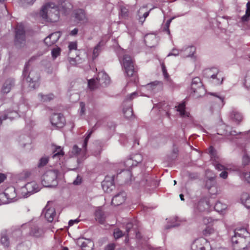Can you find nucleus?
<instances>
[{
  "mask_svg": "<svg viewBox=\"0 0 250 250\" xmlns=\"http://www.w3.org/2000/svg\"><path fill=\"white\" fill-rule=\"evenodd\" d=\"M191 250H212L210 243L205 238L195 240L191 245Z\"/></svg>",
  "mask_w": 250,
  "mask_h": 250,
  "instance_id": "0eeeda50",
  "label": "nucleus"
},
{
  "mask_svg": "<svg viewBox=\"0 0 250 250\" xmlns=\"http://www.w3.org/2000/svg\"><path fill=\"white\" fill-rule=\"evenodd\" d=\"M204 75L215 85L221 84L224 79L222 73L217 68L205 69L204 71Z\"/></svg>",
  "mask_w": 250,
  "mask_h": 250,
  "instance_id": "20e7f679",
  "label": "nucleus"
},
{
  "mask_svg": "<svg viewBox=\"0 0 250 250\" xmlns=\"http://www.w3.org/2000/svg\"><path fill=\"white\" fill-rule=\"evenodd\" d=\"M126 198V194L125 192H121L115 195L112 200L111 203L115 206H118L123 204Z\"/></svg>",
  "mask_w": 250,
  "mask_h": 250,
  "instance_id": "dca6fc26",
  "label": "nucleus"
},
{
  "mask_svg": "<svg viewBox=\"0 0 250 250\" xmlns=\"http://www.w3.org/2000/svg\"><path fill=\"white\" fill-rule=\"evenodd\" d=\"M229 130L230 127L229 126L223 125L220 126V129L218 130V132L217 133L221 135H224L227 136L234 135V133Z\"/></svg>",
  "mask_w": 250,
  "mask_h": 250,
  "instance_id": "7c9ffc66",
  "label": "nucleus"
},
{
  "mask_svg": "<svg viewBox=\"0 0 250 250\" xmlns=\"http://www.w3.org/2000/svg\"><path fill=\"white\" fill-rule=\"evenodd\" d=\"M21 4L23 6H27L32 5L36 0H20Z\"/></svg>",
  "mask_w": 250,
  "mask_h": 250,
  "instance_id": "864d4df0",
  "label": "nucleus"
},
{
  "mask_svg": "<svg viewBox=\"0 0 250 250\" xmlns=\"http://www.w3.org/2000/svg\"><path fill=\"white\" fill-rule=\"evenodd\" d=\"M97 78L100 84H104L106 85L109 83V77L104 71L99 72Z\"/></svg>",
  "mask_w": 250,
  "mask_h": 250,
  "instance_id": "5701e85b",
  "label": "nucleus"
},
{
  "mask_svg": "<svg viewBox=\"0 0 250 250\" xmlns=\"http://www.w3.org/2000/svg\"><path fill=\"white\" fill-rule=\"evenodd\" d=\"M246 7L245 14L241 18V21L243 22L247 21L250 19V1L247 2Z\"/></svg>",
  "mask_w": 250,
  "mask_h": 250,
  "instance_id": "e433bc0d",
  "label": "nucleus"
},
{
  "mask_svg": "<svg viewBox=\"0 0 250 250\" xmlns=\"http://www.w3.org/2000/svg\"><path fill=\"white\" fill-rule=\"evenodd\" d=\"M151 9H150L149 11L146 12L144 14L143 17H139V21L143 24L144 22L145 21V19L147 16L149 15V12L151 11Z\"/></svg>",
  "mask_w": 250,
  "mask_h": 250,
  "instance_id": "bf43d9fd",
  "label": "nucleus"
},
{
  "mask_svg": "<svg viewBox=\"0 0 250 250\" xmlns=\"http://www.w3.org/2000/svg\"><path fill=\"white\" fill-rule=\"evenodd\" d=\"M186 105L184 103H181L178 106H176L175 108L177 112L179 113L181 117L183 118L188 117L189 113L185 110Z\"/></svg>",
  "mask_w": 250,
  "mask_h": 250,
  "instance_id": "393cba45",
  "label": "nucleus"
},
{
  "mask_svg": "<svg viewBox=\"0 0 250 250\" xmlns=\"http://www.w3.org/2000/svg\"><path fill=\"white\" fill-rule=\"evenodd\" d=\"M58 174L59 171L57 169L46 170L41 175L42 184L45 187H56L58 184Z\"/></svg>",
  "mask_w": 250,
  "mask_h": 250,
  "instance_id": "f03ea898",
  "label": "nucleus"
},
{
  "mask_svg": "<svg viewBox=\"0 0 250 250\" xmlns=\"http://www.w3.org/2000/svg\"><path fill=\"white\" fill-rule=\"evenodd\" d=\"M213 165L216 169L222 171L219 174V177L223 179H226L228 177V171H230L231 168L228 166L222 165L217 162L213 163Z\"/></svg>",
  "mask_w": 250,
  "mask_h": 250,
  "instance_id": "f8f14e48",
  "label": "nucleus"
},
{
  "mask_svg": "<svg viewBox=\"0 0 250 250\" xmlns=\"http://www.w3.org/2000/svg\"><path fill=\"white\" fill-rule=\"evenodd\" d=\"M203 223L205 225H208L210 226V225H213L217 222L219 221L218 220H214L210 217H205L203 219Z\"/></svg>",
  "mask_w": 250,
  "mask_h": 250,
  "instance_id": "a18cd8bd",
  "label": "nucleus"
},
{
  "mask_svg": "<svg viewBox=\"0 0 250 250\" xmlns=\"http://www.w3.org/2000/svg\"><path fill=\"white\" fill-rule=\"evenodd\" d=\"M249 234L247 230L244 228L236 229L234 231V235L231 238V241L233 244H237L238 242V237L243 238L247 237Z\"/></svg>",
  "mask_w": 250,
  "mask_h": 250,
  "instance_id": "4468645a",
  "label": "nucleus"
},
{
  "mask_svg": "<svg viewBox=\"0 0 250 250\" xmlns=\"http://www.w3.org/2000/svg\"><path fill=\"white\" fill-rule=\"evenodd\" d=\"M40 16L45 21L56 22L60 18L59 8L54 3H46L42 7Z\"/></svg>",
  "mask_w": 250,
  "mask_h": 250,
  "instance_id": "f257e3e1",
  "label": "nucleus"
},
{
  "mask_svg": "<svg viewBox=\"0 0 250 250\" xmlns=\"http://www.w3.org/2000/svg\"><path fill=\"white\" fill-rule=\"evenodd\" d=\"M50 122L54 127L61 128L64 125L65 119L61 114L54 113L50 118Z\"/></svg>",
  "mask_w": 250,
  "mask_h": 250,
  "instance_id": "9b49d317",
  "label": "nucleus"
},
{
  "mask_svg": "<svg viewBox=\"0 0 250 250\" xmlns=\"http://www.w3.org/2000/svg\"><path fill=\"white\" fill-rule=\"evenodd\" d=\"M161 66H162L163 73V75H164L165 78L166 79H168V74L167 72L166 67L163 62L161 64Z\"/></svg>",
  "mask_w": 250,
  "mask_h": 250,
  "instance_id": "052dcab7",
  "label": "nucleus"
},
{
  "mask_svg": "<svg viewBox=\"0 0 250 250\" xmlns=\"http://www.w3.org/2000/svg\"><path fill=\"white\" fill-rule=\"evenodd\" d=\"M61 51V48L58 47H55L52 50L51 55L53 59H55L60 55Z\"/></svg>",
  "mask_w": 250,
  "mask_h": 250,
  "instance_id": "49530a36",
  "label": "nucleus"
},
{
  "mask_svg": "<svg viewBox=\"0 0 250 250\" xmlns=\"http://www.w3.org/2000/svg\"><path fill=\"white\" fill-rule=\"evenodd\" d=\"M26 186L30 195L39 191L41 188L34 181L28 183Z\"/></svg>",
  "mask_w": 250,
  "mask_h": 250,
  "instance_id": "b1692460",
  "label": "nucleus"
},
{
  "mask_svg": "<svg viewBox=\"0 0 250 250\" xmlns=\"http://www.w3.org/2000/svg\"><path fill=\"white\" fill-rule=\"evenodd\" d=\"M195 49L194 47H187L185 50H184V52L185 53L182 54V53L183 52V50H181L180 51L176 49H173L171 52H170L168 55L167 57L170 56H177L179 54H181L183 57H192L195 52Z\"/></svg>",
  "mask_w": 250,
  "mask_h": 250,
  "instance_id": "9d476101",
  "label": "nucleus"
},
{
  "mask_svg": "<svg viewBox=\"0 0 250 250\" xmlns=\"http://www.w3.org/2000/svg\"><path fill=\"white\" fill-rule=\"evenodd\" d=\"M145 42L147 46L152 47L156 42L157 38L153 34L146 35L145 37Z\"/></svg>",
  "mask_w": 250,
  "mask_h": 250,
  "instance_id": "4be33fe9",
  "label": "nucleus"
},
{
  "mask_svg": "<svg viewBox=\"0 0 250 250\" xmlns=\"http://www.w3.org/2000/svg\"><path fill=\"white\" fill-rule=\"evenodd\" d=\"M48 161L49 158L47 156H43L41 158L37 165L38 168H41L45 166L48 163Z\"/></svg>",
  "mask_w": 250,
  "mask_h": 250,
  "instance_id": "37998d69",
  "label": "nucleus"
},
{
  "mask_svg": "<svg viewBox=\"0 0 250 250\" xmlns=\"http://www.w3.org/2000/svg\"><path fill=\"white\" fill-rule=\"evenodd\" d=\"M82 183V178L79 176L73 181V184L75 185H79Z\"/></svg>",
  "mask_w": 250,
  "mask_h": 250,
  "instance_id": "338daca9",
  "label": "nucleus"
},
{
  "mask_svg": "<svg viewBox=\"0 0 250 250\" xmlns=\"http://www.w3.org/2000/svg\"><path fill=\"white\" fill-rule=\"evenodd\" d=\"M124 165L127 168H130L134 166H136L131 157L127 159L125 161Z\"/></svg>",
  "mask_w": 250,
  "mask_h": 250,
  "instance_id": "09e8293b",
  "label": "nucleus"
},
{
  "mask_svg": "<svg viewBox=\"0 0 250 250\" xmlns=\"http://www.w3.org/2000/svg\"><path fill=\"white\" fill-rule=\"evenodd\" d=\"M17 195L18 198H26L30 195L26 185L17 190Z\"/></svg>",
  "mask_w": 250,
  "mask_h": 250,
  "instance_id": "cd10ccee",
  "label": "nucleus"
},
{
  "mask_svg": "<svg viewBox=\"0 0 250 250\" xmlns=\"http://www.w3.org/2000/svg\"><path fill=\"white\" fill-rule=\"evenodd\" d=\"M125 73L129 77H132L134 82H136V73L134 70V66L133 61L130 56L125 55L123 56V59L120 61Z\"/></svg>",
  "mask_w": 250,
  "mask_h": 250,
  "instance_id": "39448f33",
  "label": "nucleus"
},
{
  "mask_svg": "<svg viewBox=\"0 0 250 250\" xmlns=\"http://www.w3.org/2000/svg\"><path fill=\"white\" fill-rule=\"evenodd\" d=\"M224 99L222 97L217 96L215 103L210 107L211 113L212 114L214 112H219L224 106Z\"/></svg>",
  "mask_w": 250,
  "mask_h": 250,
  "instance_id": "f3484780",
  "label": "nucleus"
},
{
  "mask_svg": "<svg viewBox=\"0 0 250 250\" xmlns=\"http://www.w3.org/2000/svg\"><path fill=\"white\" fill-rule=\"evenodd\" d=\"M172 19H173V18L168 20L167 21V22L163 28V31L166 32L168 35H170V32L169 28V26H170V23H171Z\"/></svg>",
  "mask_w": 250,
  "mask_h": 250,
  "instance_id": "8fccbe9b",
  "label": "nucleus"
},
{
  "mask_svg": "<svg viewBox=\"0 0 250 250\" xmlns=\"http://www.w3.org/2000/svg\"><path fill=\"white\" fill-rule=\"evenodd\" d=\"M81 151V149L79 148L77 146L74 145L73 149L72 152L75 154H78Z\"/></svg>",
  "mask_w": 250,
  "mask_h": 250,
  "instance_id": "680f3d73",
  "label": "nucleus"
},
{
  "mask_svg": "<svg viewBox=\"0 0 250 250\" xmlns=\"http://www.w3.org/2000/svg\"><path fill=\"white\" fill-rule=\"evenodd\" d=\"M43 213L44 214V216L46 220L49 222L53 221L56 215L55 208L52 207H48V206L45 207L43 210Z\"/></svg>",
  "mask_w": 250,
  "mask_h": 250,
  "instance_id": "6ab92c4d",
  "label": "nucleus"
},
{
  "mask_svg": "<svg viewBox=\"0 0 250 250\" xmlns=\"http://www.w3.org/2000/svg\"><path fill=\"white\" fill-rule=\"evenodd\" d=\"M38 97L41 102H47L53 100L54 98V96L53 94L43 95L42 93H40L38 95Z\"/></svg>",
  "mask_w": 250,
  "mask_h": 250,
  "instance_id": "473e14b6",
  "label": "nucleus"
},
{
  "mask_svg": "<svg viewBox=\"0 0 250 250\" xmlns=\"http://www.w3.org/2000/svg\"><path fill=\"white\" fill-rule=\"evenodd\" d=\"M123 235L122 231L119 229H116L114 231V237L117 239L121 238Z\"/></svg>",
  "mask_w": 250,
  "mask_h": 250,
  "instance_id": "6e6d98bb",
  "label": "nucleus"
},
{
  "mask_svg": "<svg viewBox=\"0 0 250 250\" xmlns=\"http://www.w3.org/2000/svg\"><path fill=\"white\" fill-rule=\"evenodd\" d=\"M80 113L81 115H83L84 113L85 112V104L83 102L80 103Z\"/></svg>",
  "mask_w": 250,
  "mask_h": 250,
  "instance_id": "e2e57ef3",
  "label": "nucleus"
},
{
  "mask_svg": "<svg viewBox=\"0 0 250 250\" xmlns=\"http://www.w3.org/2000/svg\"><path fill=\"white\" fill-rule=\"evenodd\" d=\"M14 81L12 79L7 80L3 83L2 88L1 92L3 93H7L10 92L11 87L14 85Z\"/></svg>",
  "mask_w": 250,
  "mask_h": 250,
  "instance_id": "a878e982",
  "label": "nucleus"
},
{
  "mask_svg": "<svg viewBox=\"0 0 250 250\" xmlns=\"http://www.w3.org/2000/svg\"><path fill=\"white\" fill-rule=\"evenodd\" d=\"M77 48V44L76 42H70L69 43L68 48L69 51L73 50H76Z\"/></svg>",
  "mask_w": 250,
  "mask_h": 250,
  "instance_id": "13d9d810",
  "label": "nucleus"
},
{
  "mask_svg": "<svg viewBox=\"0 0 250 250\" xmlns=\"http://www.w3.org/2000/svg\"><path fill=\"white\" fill-rule=\"evenodd\" d=\"M61 7L64 11L65 13H67L68 10L72 9V6L69 2L64 1L61 4Z\"/></svg>",
  "mask_w": 250,
  "mask_h": 250,
  "instance_id": "c03bdc74",
  "label": "nucleus"
},
{
  "mask_svg": "<svg viewBox=\"0 0 250 250\" xmlns=\"http://www.w3.org/2000/svg\"><path fill=\"white\" fill-rule=\"evenodd\" d=\"M205 206L208 208L209 206L208 202L206 200H201L198 202L196 208L199 211H203L206 208Z\"/></svg>",
  "mask_w": 250,
  "mask_h": 250,
  "instance_id": "c9c22d12",
  "label": "nucleus"
},
{
  "mask_svg": "<svg viewBox=\"0 0 250 250\" xmlns=\"http://www.w3.org/2000/svg\"><path fill=\"white\" fill-rule=\"evenodd\" d=\"M230 118L231 120L236 124H239L243 120L242 114L237 109H233L230 113Z\"/></svg>",
  "mask_w": 250,
  "mask_h": 250,
  "instance_id": "aec40b11",
  "label": "nucleus"
},
{
  "mask_svg": "<svg viewBox=\"0 0 250 250\" xmlns=\"http://www.w3.org/2000/svg\"><path fill=\"white\" fill-rule=\"evenodd\" d=\"M156 89H157V86L154 83L147 84V85L143 86L142 88V91H146V90H147L151 93L154 92Z\"/></svg>",
  "mask_w": 250,
  "mask_h": 250,
  "instance_id": "58836bf2",
  "label": "nucleus"
},
{
  "mask_svg": "<svg viewBox=\"0 0 250 250\" xmlns=\"http://www.w3.org/2000/svg\"><path fill=\"white\" fill-rule=\"evenodd\" d=\"M215 178V176L211 177L206 180L205 186L209 190L213 188L216 189V182Z\"/></svg>",
  "mask_w": 250,
  "mask_h": 250,
  "instance_id": "c85d7f7f",
  "label": "nucleus"
},
{
  "mask_svg": "<svg viewBox=\"0 0 250 250\" xmlns=\"http://www.w3.org/2000/svg\"><path fill=\"white\" fill-rule=\"evenodd\" d=\"M133 160L135 165L136 166L139 163H140L143 160V157L140 154H135L130 156Z\"/></svg>",
  "mask_w": 250,
  "mask_h": 250,
  "instance_id": "79ce46f5",
  "label": "nucleus"
},
{
  "mask_svg": "<svg viewBox=\"0 0 250 250\" xmlns=\"http://www.w3.org/2000/svg\"><path fill=\"white\" fill-rule=\"evenodd\" d=\"M226 208V205H223L220 202H218L214 205V209L218 212L222 211L223 209Z\"/></svg>",
  "mask_w": 250,
  "mask_h": 250,
  "instance_id": "603ef678",
  "label": "nucleus"
},
{
  "mask_svg": "<svg viewBox=\"0 0 250 250\" xmlns=\"http://www.w3.org/2000/svg\"><path fill=\"white\" fill-rule=\"evenodd\" d=\"M127 13H128L127 10L125 8H122L121 9V14L122 16H123L125 18L127 17V15H128Z\"/></svg>",
  "mask_w": 250,
  "mask_h": 250,
  "instance_id": "69168bd1",
  "label": "nucleus"
},
{
  "mask_svg": "<svg viewBox=\"0 0 250 250\" xmlns=\"http://www.w3.org/2000/svg\"><path fill=\"white\" fill-rule=\"evenodd\" d=\"M95 220L101 224L104 223L105 221L106 216L101 207H98L95 209Z\"/></svg>",
  "mask_w": 250,
  "mask_h": 250,
  "instance_id": "a211bd4d",
  "label": "nucleus"
},
{
  "mask_svg": "<svg viewBox=\"0 0 250 250\" xmlns=\"http://www.w3.org/2000/svg\"><path fill=\"white\" fill-rule=\"evenodd\" d=\"M19 116V113L16 110L11 111L8 110L6 113L5 114L3 117L2 120H6L9 119L11 120L18 118Z\"/></svg>",
  "mask_w": 250,
  "mask_h": 250,
  "instance_id": "c756f323",
  "label": "nucleus"
},
{
  "mask_svg": "<svg viewBox=\"0 0 250 250\" xmlns=\"http://www.w3.org/2000/svg\"><path fill=\"white\" fill-rule=\"evenodd\" d=\"M244 178L250 184V172H247L244 174Z\"/></svg>",
  "mask_w": 250,
  "mask_h": 250,
  "instance_id": "774afa93",
  "label": "nucleus"
},
{
  "mask_svg": "<svg viewBox=\"0 0 250 250\" xmlns=\"http://www.w3.org/2000/svg\"><path fill=\"white\" fill-rule=\"evenodd\" d=\"M75 18L79 21H84L85 19V14L82 9H79L75 11Z\"/></svg>",
  "mask_w": 250,
  "mask_h": 250,
  "instance_id": "4c0bfd02",
  "label": "nucleus"
},
{
  "mask_svg": "<svg viewBox=\"0 0 250 250\" xmlns=\"http://www.w3.org/2000/svg\"><path fill=\"white\" fill-rule=\"evenodd\" d=\"M64 155V153L62 151L60 146L57 147L54 151V154L52 156V158L54 159L59 158L60 157H62Z\"/></svg>",
  "mask_w": 250,
  "mask_h": 250,
  "instance_id": "a19ab883",
  "label": "nucleus"
},
{
  "mask_svg": "<svg viewBox=\"0 0 250 250\" xmlns=\"http://www.w3.org/2000/svg\"><path fill=\"white\" fill-rule=\"evenodd\" d=\"M104 46V42L102 41L100 42L96 46H95L93 51V59L96 58L98 56L101 52L102 47Z\"/></svg>",
  "mask_w": 250,
  "mask_h": 250,
  "instance_id": "2f4dec72",
  "label": "nucleus"
},
{
  "mask_svg": "<svg viewBox=\"0 0 250 250\" xmlns=\"http://www.w3.org/2000/svg\"><path fill=\"white\" fill-rule=\"evenodd\" d=\"M214 232V229L213 228L210 226H208L203 231V233L205 235H208L213 233Z\"/></svg>",
  "mask_w": 250,
  "mask_h": 250,
  "instance_id": "5fc2aeb1",
  "label": "nucleus"
},
{
  "mask_svg": "<svg viewBox=\"0 0 250 250\" xmlns=\"http://www.w3.org/2000/svg\"><path fill=\"white\" fill-rule=\"evenodd\" d=\"M123 113L126 118H130L133 116V110L131 103L127 104L126 101L124 102Z\"/></svg>",
  "mask_w": 250,
  "mask_h": 250,
  "instance_id": "412c9836",
  "label": "nucleus"
},
{
  "mask_svg": "<svg viewBox=\"0 0 250 250\" xmlns=\"http://www.w3.org/2000/svg\"><path fill=\"white\" fill-rule=\"evenodd\" d=\"M138 96V93L137 92H132L130 95H128L125 101L127 102L128 100H131ZM127 103V102H126Z\"/></svg>",
  "mask_w": 250,
  "mask_h": 250,
  "instance_id": "4d7b16f0",
  "label": "nucleus"
},
{
  "mask_svg": "<svg viewBox=\"0 0 250 250\" xmlns=\"http://www.w3.org/2000/svg\"><path fill=\"white\" fill-rule=\"evenodd\" d=\"M99 84V83L98 78H96V79H91L88 80V86L91 90H93L96 88Z\"/></svg>",
  "mask_w": 250,
  "mask_h": 250,
  "instance_id": "ea45409f",
  "label": "nucleus"
},
{
  "mask_svg": "<svg viewBox=\"0 0 250 250\" xmlns=\"http://www.w3.org/2000/svg\"><path fill=\"white\" fill-rule=\"evenodd\" d=\"M241 202L242 204L247 208H250V196L247 193H243L241 196Z\"/></svg>",
  "mask_w": 250,
  "mask_h": 250,
  "instance_id": "f704fd0d",
  "label": "nucleus"
},
{
  "mask_svg": "<svg viewBox=\"0 0 250 250\" xmlns=\"http://www.w3.org/2000/svg\"><path fill=\"white\" fill-rule=\"evenodd\" d=\"M115 245L113 243L109 244L104 249V250H114Z\"/></svg>",
  "mask_w": 250,
  "mask_h": 250,
  "instance_id": "0e129e2a",
  "label": "nucleus"
},
{
  "mask_svg": "<svg viewBox=\"0 0 250 250\" xmlns=\"http://www.w3.org/2000/svg\"><path fill=\"white\" fill-rule=\"evenodd\" d=\"M114 176H112L111 179L107 176L102 182V185L104 190L106 192L111 191L114 188Z\"/></svg>",
  "mask_w": 250,
  "mask_h": 250,
  "instance_id": "ddd939ff",
  "label": "nucleus"
},
{
  "mask_svg": "<svg viewBox=\"0 0 250 250\" xmlns=\"http://www.w3.org/2000/svg\"><path fill=\"white\" fill-rule=\"evenodd\" d=\"M191 89L194 94L196 93H198L195 95L196 97L200 96V93L204 92V88L203 87L202 83L199 77H196L192 79L191 83Z\"/></svg>",
  "mask_w": 250,
  "mask_h": 250,
  "instance_id": "1a4fd4ad",
  "label": "nucleus"
},
{
  "mask_svg": "<svg viewBox=\"0 0 250 250\" xmlns=\"http://www.w3.org/2000/svg\"><path fill=\"white\" fill-rule=\"evenodd\" d=\"M61 36V33L60 32L51 33L45 38L44 40V43L47 46H51L58 41Z\"/></svg>",
  "mask_w": 250,
  "mask_h": 250,
  "instance_id": "2eb2a0df",
  "label": "nucleus"
},
{
  "mask_svg": "<svg viewBox=\"0 0 250 250\" xmlns=\"http://www.w3.org/2000/svg\"><path fill=\"white\" fill-rule=\"evenodd\" d=\"M28 63L29 62L25 64L22 75L24 80L28 83V86L31 89H34L39 86V76L36 71L33 70L28 72Z\"/></svg>",
  "mask_w": 250,
  "mask_h": 250,
  "instance_id": "7ed1b4c3",
  "label": "nucleus"
},
{
  "mask_svg": "<svg viewBox=\"0 0 250 250\" xmlns=\"http://www.w3.org/2000/svg\"><path fill=\"white\" fill-rule=\"evenodd\" d=\"M244 84L248 90H250V71L247 73L246 76Z\"/></svg>",
  "mask_w": 250,
  "mask_h": 250,
  "instance_id": "de8ad7c7",
  "label": "nucleus"
},
{
  "mask_svg": "<svg viewBox=\"0 0 250 250\" xmlns=\"http://www.w3.org/2000/svg\"><path fill=\"white\" fill-rule=\"evenodd\" d=\"M25 42V32L24 26L22 23L17 24L15 31V43L21 46Z\"/></svg>",
  "mask_w": 250,
  "mask_h": 250,
  "instance_id": "6e6552de",
  "label": "nucleus"
},
{
  "mask_svg": "<svg viewBox=\"0 0 250 250\" xmlns=\"http://www.w3.org/2000/svg\"><path fill=\"white\" fill-rule=\"evenodd\" d=\"M17 192L13 187L7 188L3 193L0 194V201L2 204H8L17 200Z\"/></svg>",
  "mask_w": 250,
  "mask_h": 250,
  "instance_id": "423d86ee",
  "label": "nucleus"
},
{
  "mask_svg": "<svg viewBox=\"0 0 250 250\" xmlns=\"http://www.w3.org/2000/svg\"><path fill=\"white\" fill-rule=\"evenodd\" d=\"M0 242L4 247H8L9 246V239L7 237V236L5 235H3L1 236V239H0Z\"/></svg>",
  "mask_w": 250,
  "mask_h": 250,
  "instance_id": "3c124183",
  "label": "nucleus"
},
{
  "mask_svg": "<svg viewBox=\"0 0 250 250\" xmlns=\"http://www.w3.org/2000/svg\"><path fill=\"white\" fill-rule=\"evenodd\" d=\"M44 233V231L37 227H34L31 228L30 234L36 237L42 236Z\"/></svg>",
  "mask_w": 250,
  "mask_h": 250,
  "instance_id": "72a5a7b5",
  "label": "nucleus"
},
{
  "mask_svg": "<svg viewBox=\"0 0 250 250\" xmlns=\"http://www.w3.org/2000/svg\"><path fill=\"white\" fill-rule=\"evenodd\" d=\"M95 130H96V127L94 126L92 128L89 129L88 130V131L87 132V133H86L85 137L84 139L83 143L82 145V148H83V151L84 152L86 151L87 142H88L91 134Z\"/></svg>",
  "mask_w": 250,
  "mask_h": 250,
  "instance_id": "bb28decb",
  "label": "nucleus"
}]
</instances>
